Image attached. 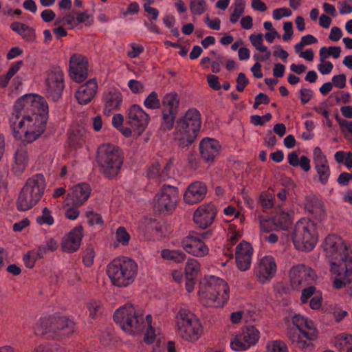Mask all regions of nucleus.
I'll list each match as a JSON object with an SVG mask.
<instances>
[{"label": "nucleus", "mask_w": 352, "mask_h": 352, "mask_svg": "<svg viewBox=\"0 0 352 352\" xmlns=\"http://www.w3.org/2000/svg\"><path fill=\"white\" fill-rule=\"evenodd\" d=\"M201 126V116L195 108L189 109L184 116L176 122L174 140L181 148L192 144L197 139Z\"/></svg>", "instance_id": "1"}, {"label": "nucleus", "mask_w": 352, "mask_h": 352, "mask_svg": "<svg viewBox=\"0 0 352 352\" xmlns=\"http://www.w3.org/2000/svg\"><path fill=\"white\" fill-rule=\"evenodd\" d=\"M292 323L296 328H289L287 336L292 343L302 350H311L314 342L318 339V332L312 321L300 315L296 314L292 318Z\"/></svg>", "instance_id": "2"}, {"label": "nucleus", "mask_w": 352, "mask_h": 352, "mask_svg": "<svg viewBox=\"0 0 352 352\" xmlns=\"http://www.w3.org/2000/svg\"><path fill=\"white\" fill-rule=\"evenodd\" d=\"M96 161L100 173L105 177L112 179L119 174L123 165V153L118 146L103 144L98 148Z\"/></svg>", "instance_id": "3"}, {"label": "nucleus", "mask_w": 352, "mask_h": 352, "mask_svg": "<svg viewBox=\"0 0 352 352\" xmlns=\"http://www.w3.org/2000/svg\"><path fill=\"white\" fill-rule=\"evenodd\" d=\"M115 322L126 333L137 335L146 327L143 311L132 304H126L118 309L113 314Z\"/></svg>", "instance_id": "4"}, {"label": "nucleus", "mask_w": 352, "mask_h": 352, "mask_svg": "<svg viewBox=\"0 0 352 352\" xmlns=\"http://www.w3.org/2000/svg\"><path fill=\"white\" fill-rule=\"evenodd\" d=\"M46 182L42 174H36L28 179L19 194L16 208L19 211H25L34 206L43 196Z\"/></svg>", "instance_id": "5"}, {"label": "nucleus", "mask_w": 352, "mask_h": 352, "mask_svg": "<svg viewBox=\"0 0 352 352\" xmlns=\"http://www.w3.org/2000/svg\"><path fill=\"white\" fill-rule=\"evenodd\" d=\"M107 273L113 285L126 287L134 281L138 265L128 257H118L109 263Z\"/></svg>", "instance_id": "6"}, {"label": "nucleus", "mask_w": 352, "mask_h": 352, "mask_svg": "<svg viewBox=\"0 0 352 352\" xmlns=\"http://www.w3.org/2000/svg\"><path fill=\"white\" fill-rule=\"evenodd\" d=\"M76 324L66 317H43L37 322L34 332L36 336L49 335L51 338L69 336L75 332Z\"/></svg>", "instance_id": "7"}, {"label": "nucleus", "mask_w": 352, "mask_h": 352, "mask_svg": "<svg viewBox=\"0 0 352 352\" xmlns=\"http://www.w3.org/2000/svg\"><path fill=\"white\" fill-rule=\"evenodd\" d=\"M178 334L188 342L197 341L203 333L199 320L190 310L182 308L175 316Z\"/></svg>", "instance_id": "8"}, {"label": "nucleus", "mask_w": 352, "mask_h": 352, "mask_svg": "<svg viewBox=\"0 0 352 352\" xmlns=\"http://www.w3.org/2000/svg\"><path fill=\"white\" fill-rule=\"evenodd\" d=\"M199 292L202 298L222 306L229 299L230 287L224 280L210 276L200 283Z\"/></svg>", "instance_id": "9"}, {"label": "nucleus", "mask_w": 352, "mask_h": 352, "mask_svg": "<svg viewBox=\"0 0 352 352\" xmlns=\"http://www.w3.org/2000/svg\"><path fill=\"white\" fill-rule=\"evenodd\" d=\"M292 240L297 250L306 252L312 250L318 241L314 223L306 219L297 221L292 234Z\"/></svg>", "instance_id": "10"}, {"label": "nucleus", "mask_w": 352, "mask_h": 352, "mask_svg": "<svg viewBox=\"0 0 352 352\" xmlns=\"http://www.w3.org/2000/svg\"><path fill=\"white\" fill-rule=\"evenodd\" d=\"M23 105L28 112L25 116L27 127L30 128V126L33 125L32 129L34 131H38L41 126L40 121L43 120L42 126L44 132L46 129L48 115V106L45 100L39 96L33 94V98L26 100Z\"/></svg>", "instance_id": "11"}, {"label": "nucleus", "mask_w": 352, "mask_h": 352, "mask_svg": "<svg viewBox=\"0 0 352 352\" xmlns=\"http://www.w3.org/2000/svg\"><path fill=\"white\" fill-rule=\"evenodd\" d=\"M178 197L179 192L177 187L164 184L155 195L154 208L160 213L172 212L177 206Z\"/></svg>", "instance_id": "12"}, {"label": "nucleus", "mask_w": 352, "mask_h": 352, "mask_svg": "<svg viewBox=\"0 0 352 352\" xmlns=\"http://www.w3.org/2000/svg\"><path fill=\"white\" fill-rule=\"evenodd\" d=\"M33 98V94H27L18 99L14 105V111L10 118V126L12 129L14 137L17 139L22 138V131L25 125L26 111L23 104L26 100Z\"/></svg>", "instance_id": "13"}, {"label": "nucleus", "mask_w": 352, "mask_h": 352, "mask_svg": "<svg viewBox=\"0 0 352 352\" xmlns=\"http://www.w3.org/2000/svg\"><path fill=\"white\" fill-rule=\"evenodd\" d=\"M259 338V331L255 327L247 326L231 340L230 346L236 351H245L256 344Z\"/></svg>", "instance_id": "14"}, {"label": "nucleus", "mask_w": 352, "mask_h": 352, "mask_svg": "<svg viewBox=\"0 0 352 352\" xmlns=\"http://www.w3.org/2000/svg\"><path fill=\"white\" fill-rule=\"evenodd\" d=\"M149 122V116L138 104L131 105L126 113V122L137 135H141Z\"/></svg>", "instance_id": "15"}, {"label": "nucleus", "mask_w": 352, "mask_h": 352, "mask_svg": "<svg viewBox=\"0 0 352 352\" xmlns=\"http://www.w3.org/2000/svg\"><path fill=\"white\" fill-rule=\"evenodd\" d=\"M47 92L52 100H58L62 96L64 89V74L63 71L55 67L51 69L45 80Z\"/></svg>", "instance_id": "16"}, {"label": "nucleus", "mask_w": 352, "mask_h": 352, "mask_svg": "<svg viewBox=\"0 0 352 352\" xmlns=\"http://www.w3.org/2000/svg\"><path fill=\"white\" fill-rule=\"evenodd\" d=\"M206 235V234L190 233L181 242L183 249L188 254L195 256L202 257L207 255L209 249L202 240Z\"/></svg>", "instance_id": "17"}, {"label": "nucleus", "mask_w": 352, "mask_h": 352, "mask_svg": "<svg viewBox=\"0 0 352 352\" xmlns=\"http://www.w3.org/2000/svg\"><path fill=\"white\" fill-rule=\"evenodd\" d=\"M277 266L275 259L272 256H265L258 261L254 271L256 280L261 284L270 282L276 275Z\"/></svg>", "instance_id": "18"}, {"label": "nucleus", "mask_w": 352, "mask_h": 352, "mask_svg": "<svg viewBox=\"0 0 352 352\" xmlns=\"http://www.w3.org/2000/svg\"><path fill=\"white\" fill-rule=\"evenodd\" d=\"M102 102L104 114L109 116L113 111L120 110L123 103V95L118 88L111 87L103 92Z\"/></svg>", "instance_id": "19"}, {"label": "nucleus", "mask_w": 352, "mask_h": 352, "mask_svg": "<svg viewBox=\"0 0 352 352\" xmlns=\"http://www.w3.org/2000/svg\"><path fill=\"white\" fill-rule=\"evenodd\" d=\"M217 211L216 206L212 203L201 204L194 212V222L200 228L206 229L213 223Z\"/></svg>", "instance_id": "20"}, {"label": "nucleus", "mask_w": 352, "mask_h": 352, "mask_svg": "<svg viewBox=\"0 0 352 352\" xmlns=\"http://www.w3.org/2000/svg\"><path fill=\"white\" fill-rule=\"evenodd\" d=\"M323 248L328 256L335 259L338 258V254L341 259L344 255L351 257L348 253L347 246L337 234H329L323 243Z\"/></svg>", "instance_id": "21"}, {"label": "nucleus", "mask_w": 352, "mask_h": 352, "mask_svg": "<svg viewBox=\"0 0 352 352\" xmlns=\"http://www.w3.org/2000/svg\"><path fill=\"white\" fill-rule=\"evenodd\" d=\"M87 59L80 54H74L69 60L71 78L78 82H82L88 76Z\"/></svg>", "instance_id": "22"}, {"label": "nucleus", "mask_w": 352, "mask_h": 352, "mask_svg": "<svg viewBox=\"0 0 352 352\" xmlns=\"http://www.w3.org/2000/svg\"><path fill=\"white\" fill-rule=\"evenodd\" d=\"M253 249L251 244L243 241L236 248L235 258L238 269L241 272L250 269L252 263Z\"/></svg>", "instance_id": "23"}, {"label": "nucleus", "mask_w": 352, "mask_h": 352, "mask_svg": "<svg viewBox=\"0 0 352 352\" xmlns=\"http://www.w3.org/2000/svg\"><path fill=\"white\" fill-rule=\"evenodd\" d=\"M91 192V188L89 184L87 183H81L74 186L67 194V204H72L74 206L82 205L89 197Z\"/></svg>", "instance_id": "24"}, {"label": "nucleus", "mask_w": 352, "mask_h": 352, "mask_svg": "<svg viewBox=\"0 0 352 352\" xmlns=\"http://www.w3.org/2000/svg\"><path fill=\"white\" fill-rule=\"evenodd\" d=\"M82 236V227L81 226L75 227L63 238L61 242L62 250L67 253L77 251L80 248Z\"/></svg>", "instance_id": "25"}, {"label": "nucleus", "mask_w": 352, "mask_h": 352, "mask_svg": "<svg viewBox=\"0 0 352 352\" xmlns=\"http://www.w3.org/2000/svg\"><path fill=\"white\" fill-rule=\"evenodd\" d=\"M98 82L92 78L81 85L75 94V97L80 104H87L95 97L98 91Z\"/></svg>", "instance_id": "26"}, {"label": "nucleus", "mask_w": 352, "mask_h": 352, "mask_svg": "<svg viewBox=\"0 0 352 352\" xmlns=\"http://www.w3.org/2000/svg\"><path fill=\"white\" fill-rule=\"evenodd\" d=\"M207 193V186L201 182L191 184L184 195V200L188 204H195L204 199Z\"/></svg>", "instance_id": "27"}, {"label": "nucleus", "mask_w": 352, "mask_h": 352, "mask_svg": "<svg viewBox=\"0 0 352 352\" xmlns=\"http://www.w3.org/2000/svg\"><path fill=\"white\" fill-rule=\"evenodd\" d=\"M220 148L221 146L218 141L210 138H205L199 144L201 157L206 162H213L219 155Z\"/></svg>", "instance_id": "28"}, {"label": "nucleus", "mask_w": 352, "mask_h": 352, "mask_svg": "<svg viewBox=\"0 0 352 352\" xmlns=\"http://www.w3.org/2000/svg\"><path fill=\"white\" fill-rule=\"evenodd\" d=\"M199 272V263L195 259H189L185 267L186 289L188 292L193 291Z\"/></svg>", "instance_id": "29"}, {"label": "nucleus", "mask_w": 352, "mask_h": 352, "mask_svg": "<svg viewBox=\"0 0 352 352\" xmlns=\"http://www.w3.org/2000/svg\"><path fill=\"white\" fill-rule=\"evenodd\" d=\"M14 164L12 171L14 175L20 176L25 170L28 162V149L25 145H20L15 152Z\"/></svg>", "instance_id": "30"}, {"label": "nucleus", "mask_w": 352, "mask_h": 352, "mask_svg": "<svg viewBox=\"0 0 352 352\" xmlns=\"http://www.w3.org/2000/svg\"><path fill=\"white\" fill-rule=\"evenodd\" d=\"M309 269L305 265L300 264L292 267L289 272L290 281L293 287H298L309 276Z\"/></svg>", "instance_id": "31"}, {"label": "nucleus", "mask_w": 352, "mask_h": 352, "mask_svg": "<svg viewBox=\"0 0 352 352\" xmlns=\"http://www.w3.org/2000/svg\"><path fill=\"white\" fill-rule=\"evenodd\" d=\"M305 208L306 210L315 217L321 219L324 216V209L322 201L315 196L306 197Z\"/></svg>", "instance_id": "32"}, {"label": "nucleus", "mask_w": 352, "mask_h": 352, "mask_svg": "<svg viewBox=\"0 0 352 352\" xmlns=\"http://www.w3.org/2000/svg\"><path fill=\"white\" fill-rule=\"evenodd\" d=\"M87 133L83 129H76L72 130L68 137V144L69 148L77 150L81 148L85 142Z\"/></svg>", "instance_id": "33"}, {"label": "nucleus", "mask_w": 352, "mask_h": 352, "mask_svg": "<svg viewBox=\"0 0 352 352\" xmlns=\"http://www.w3.org/2000/svg\"><path fill=\"white\" fill-rule=\"evenodd\" d=\"M164 112L178 113L179 99L175 92L166 94L162 101Z\"/></svg>", "instance_id": "34"}, {"label": "nucleus", "mask_w": 352, "mask_h": 352, "mask_svg": "<svg viewBox=\"0 0 352 352\" xmlns=\"http://www.w3.org/2000/svg\"><path fill=\"white\" fill-rule=\"evenodd\" d=\"M288 162L294 167L300 166L305 172L309 171L311 168L309 159L305 155H302L300 158L298 159V155L295 151L288 155Z\"/></svg>", "instance_id": "35"}, {"label": "nucleus", "mask_w": 352, "mask_h": 352, "mask_svg": "<svg viewBox=\"0 0 352 352\" xmlns=\"http://www.w3.org/2000/svg\"><path fill=\"white\" fill-rule=\"evenodd\" d=\"M161 256L164 260L172 261L177 263L184 262L186 258V254L178 250L164 249L161 251Z\"/></svg>", "instance_id": "36"}, {"label": "nucleus", "mask_w": 352, "mask_h": 352, "mask_svg": "<svg viewBox=\"0 0 352 352\" xmlns=\"http://www.w3.org/2000/svg\"><path fill=\"white\" fill-rule=\"evenodd\" d=\"M23 65V60H19L14 63L9 68L7 73L4 75L0 76V87H6L9 83L10 79L14 76V74L21 69Z\"/></svg>", "instance_id": "37"}, {"label": "nucleus", "mask_w": 352, "mask_h": 352, "mask_svg": "<svg viewBox=\"0 0 352 352\" xmlns=\"http://www.w3.org/2000/svg\"><path fill=\"white\" fill-rule=\"evenodd\" d=\"M314 166L320 182L323 185H326L328 182L331 173L328 162L320 164H316Z\"/></svg>", "instance_id": "38"}, {"label": "nucleus", "mask_w": 352, "mask_h": 352, "mask_svg": "<svg viewBox=\"0 0 352 352\" xmlns=\"http://www.w3.org/2000/svg\"><path fill=\"white\" fill-rule=\"evenodd\" d=\"M274 227L282 230H287L292 225V219L288 213L281 212L273 218Z\"/></svg>", "instance_id": "39"}, {"label": "nucleus", "mask_w": 352, "mask_h": 352, "mask_svg": "<svg viewBox=\"0 0 352 352\" xmlns=\"http://www.w3.org/2000/svg\"><path fill=\"white\" fill-rule=\"evenodd\" d=\"M41 123H43V120L40 121L41 126L38 131H34L32 129L33 125L30 126V128L26 126V129L22 131L24 133L23 142L30 144L36 140L43 133V126Z\"/></svg>", "instance_id": "40"}, {"label": "nucleus", "mask_w": 352, "mask_h": 352, "mask_svg": "<svg viewBox=\"0 0 352 352\" xmlns=\"http://www.w3.org/2000/svg\"><path fill=\"white\" fill-rule=\"evenodd\" d=\"M177 114V113L164 112L162 111L163 121L161 124L160 129L164 131L170 130L173 127Z\"/></svg>", "instance_id": "41"}, {"label": "nucleus", "mask_w": 352, "mask_h": 352, "mask_svg": "<svg viewBox=\"0 0 352 352\" xmlns=\"http://www.w3.org/2000/svg\"><path fill=\"white\" fill-rule=\"evenodd\" d=\"M344 263H345V267H344L345 270H344L343 277L340 278H335V280L333 281V285L334 288H336V289H341L343 287H346V285H350L352 282V279H349V277L348 276V272L349 270V266H348V262H344Z\"/></svg>", "instance_id": "42"}, {"label": "nucleus", "mask_w": 352, "mask_h": 352, "mask_svg": "<svg viewBox=\"0 0 352 352\" xmlns=\"http://www.w3.org/2000/svg\"><path fill=\"white\" fill-rule=\"evenodd\" d=\"M245 5L243 0H235L234 10L230 17V21L232 23H235L238 21L244 12Z\"/></svg>", "instance_id": "43"}, {"label": "nucleus", "mask_w": 352, "mask_h": 352, "mask_svg": "<svg viewBox=\"0 0 352 352\" xmlns=\"http://www.w3.org/2000/svg\"><path fill=\"white\" fill-rule=\"evenodd\" d=\"M206 4L204 0H190V10L193 15H201L206 10Z\"/></svg>", "instance_id": "44"}, {"label": "nucleus", "mask_w": 352, "mask_h": 352, "mask_svg": "<svg viewBox=\"0 0 352 352\" xmlns=\"http://www.w3.org/2000/svg\"><path fill=\"white\" fill-rule=\"evenodd\" d=\"M336 346L342 350V347H346V351L352 349V335L351 334H341L337 337V342Z\"/></svg>", "instance_id": "45"}, {"label": "nucleus", "mask_w": 352, "mask_h": 352, "mask_svg": "<svg viewBox=\"0 0 352 352\" xmlns=\"http://www.w3.org/2000/svg\"><path fill=\"white\" fill-rule=\"evenodd\" d=\"M146 175L149 179H156L160 181L161 164L159 162H154L151 166H148Z\"/></svg>", "instance_id": "46"}, {"label": "nucleus", "mask_w": 352, "mask_h": 352, "mask_svg": "<svg viewBox=\"0 0 352 352\" xmlns=\"http://www.w3.org/2000/svg\"><path fill=\"white\" fill-rule=\"evenodd\" d=\"M145 322L147 323L148 327L144 334V341L147 344H152L154 342L155 333V329L151 326L152 317L151 315L146 316Z\"/></svg>", "instance_id": "47"}, {"label": "nucleus", "mask_w": 352, "mask_h": 352, "mask_svg": "<svg viewBox=\"0 0 352 352\" xmlns=\"http://www.w3.org/2000/svg\"><path fill=\"white\" fill-rule=\"evenodd\" d=\"M144 104L148 109H159L161 106V103L158 99L157 94L155 91L151 92L145 99Z\"/></svg>", "instance_id": "48"}, {"label": "nucleus", "mask_w": 352, "mask_h": 352, "mask_svg": "<svg viewBox=\"0 0 352 352\" xmlns=\"http://www.w3.org/2000/svg\"><path fill=\"white\" fill-rule=\"evenodd\" d=\"M36 222L39 225L51 226L54 223V220L51 214V211L47 207L43 209L42 214L36 217Z\"/></svg>", "instance_id": "49"}, {"label": "nucleus", "mask_w": 352, "mask_h": 352, "mask_svg": "<svg viewBox=\"0 0 352 352\" xmlns=\"http://www.w3.org/2000/svg\"><path fill=\"white\" fill-rule=\"evenodd\" d=\"M76 16V23L75 24V26L77 25L79 23H85V25L90 26L93 24L94 20L93 16L88 13V11H84V12H78L76 11L75 12Z\"/></svg>", "instance_id": "50"}, {"label": "nucleus", "mask_w": 352, "mask_h": 352, "mask_svg": "<svg viewBox=\"0 0 352 352\" xmlns=\"http://www.w3.org/2000/svg\"><path fill=\"white\" fill-rule=\"evenodd\" d=\"M102 307V302L100 300H92L87 303V308L89 310V316L95 319L98 316V311Z\"/></svg>", "instance_id": "51"}, {"label": "nucleus", "mask_w": 352, "mask_h": 352, "mask_svg": "<svg viewBox=\"0 0 352 352\" xmlns=\"http://www.w3.org/2000/svg\"><path fill=\"white\" fill-rule=\"evenodd\" d=\"M95 252L91 245L88 246L82 253V261L87 267H91L94 264Z\"/></svg>", "instance_id": "52"}, {"label": "nucleus", "mask_w": 352, "mask_h": 352, "mask_svg": "<svg viewBox=\"0 0 352 352\" xmlns=\"http://www.w3.org/2000/svg\"><path fill=\"white\" fill-rule=\"evenodd\" d=\"M116 236L117 241L124 245H127L131 239L130 234L124 227H119L117 229Z\"/></svg>", "instance_id": "53"}, {"label": "nucleus", "mask_w": 352, "mask_h": 352, "mask_svg": "<svg viewBox=\"0 0 352 352\" xmlns=\"http://www.w3.org/2000/svg\"><path fill=\"white\" fill-rule=\"evenodd\" d=\"M250 41L252 45L258 51H266V47L263 45V34H251L250 36Z\"/></svg>", "instance_id": "54"}, {"label": "nucleus", "mask_w": 352, "mask_h": 352, "mask_svg": "<svg viewBox=\"0 0 352 352\" xmlns=\"http://www.w3.org/2000/svg\"><path fill=\"white\" fill-rule=\"evenodd\" d=\"M145 1L144 4V12H146L151 17V20H156L159 15V11L157 9L151 6L153 4V0H144Z\"/></svg>", "instance_id": "55"}, {"label": "nucleus", "mask_w": 352, "mask_h": 352, "mask_svg": "<svg viewBox=\"0 0 352 352\" xmlns=\"http://www.w3.org/2000/svg\"><path fill=\"white\" fill-rule=\"evenodd\" d=\"M173 164V158H169L164 164L163 168H161L160 181H165L170 177V171Z\"/></svg>", "instance_id": "56"}, {"label": "nucleus", "mask_w": 352, "mask_h": 352, "mask_svg": "<svg viewBox=\"0 0 352 352\" xmlns=\"http://www.w3.org/2000/svg\"><path fill=\"white\" fill-rule=\"evenodd\" d=\"M259 223L261 230L265 232H271L274 226L273 219H264L263 216H259Z\"/></svg>", "instance_id": "57"}, {"label": "nucleus", "mask_w": 352, "mask_h": 352, "mask_svg": "<svg viewBox=\"0 0 352 352\" xmlns=\"http://www.w3.org/2000/svg\"><path fill=\"white\" fill-rule=\"evenodd\" d=\"M248 84L249 80L246 78L245 74L243 72L239 73L236 78V90L243 92Z\"/></svg>", "instance_id": "58"}, {"label": "nucleus", "mask_w": 352, "mask_h": 352, "mask_svg": "<svg viewBox=\"0 0 352 352\" xmlns=\"http://www.w3.org/2000/svg\"><path fill=\"white\" fill-rule=\"evenodd\" d=\"M86 217L89 219V223L91 226L95 224L102 225L104 223L101 215L93 211H87Z\"/></svg>", "instance_id": "59"}, {"label": "nucleus", "mask_w": 352, "mask_h": 352, "mask_svg": "<svg viewBox=\"0 0 352 352\" xmlns=\"http://www.w3.org/2000/svg\"><path fill=\"white\" fill-rule=\"evenodd\" d=\"M259 202L264 209H270L272 208L274 203L270 195L261 193L260 195Z\"/></svg>", "instance_id": "60"}, {"label": "nucleus", "mask_w": 352, "mask_h": 352, "mask_svg": "<svg viewBox=\"0 0 352 352\" xmlns=\"http://www.w3.org/2000/svg\"><path fill=\"white\" fill-rule=\"evenodd\" d=\"M128 86L132 93L135 94L142 92L144 89V85L140 81L134 79L129 81Z\"/></svg>", "instance_id": "61"}, {"label": "nucleus", "mask_w": 352, "mask_h": 352, "mask_svg": "<svg viewBox=\"0 0 352 352\" xmlns=\"http://www.w3.org/2000/svg\"><path fill=\"white\" fill-rule=\"evenodd\" d=\"M316 287L314 286H309L302 290L300 300L302 303H307L309 298H310L316 292Z\"/></svg>", "instance_id": "62"}, {"label": "nucleus", "mask_w": 352, "mask_h": 352, "mask_svg": "<svg viewBox=\"0 0 352 352\" xmlns=\"http://www.w3.org/2000/svg\"><path fill=\"white\" fill-rule=\"evenodd\" d=\"M25 29L21 34V36L24 40L28 42H32L36 38L35 30L32 28H30L25 24Z\"/></svg>", "instance_id": "63"}, {"label": "nucleus", "mask_w": 352, "mask_h": 352, "mask_svg": "<svg viewBox=\"0 0 352 352\" xmlns=\"http://www.w3.org/2000/svg\"><path fill=\"white\" fill-rule=\"evenodd\" d=\"M268 352H287L286 344L278 340L274 341L272 344V349Z\"/></svg>", "instance_id": "64"}]
</instances>
